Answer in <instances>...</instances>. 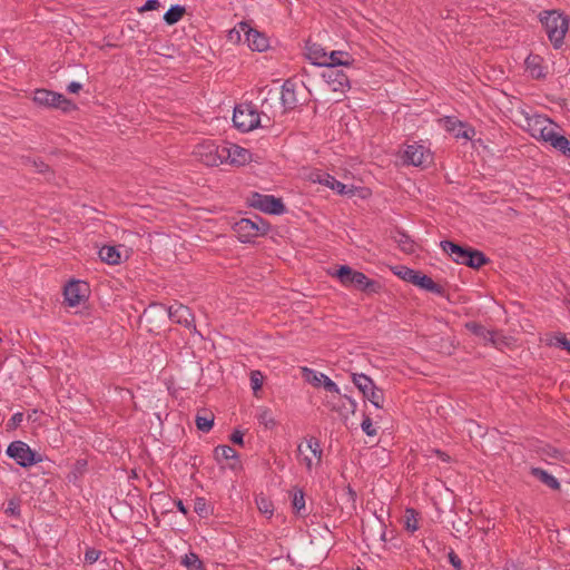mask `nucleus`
Listing matches in <instances>:
<instances>
[{"label": "nucleus", "mask_w": 570, "mask_h": 570, "mask_svg": "<svg viewBox=\"0 0 570 570\" xmlns=\"http://www.w3.org/2000/svg\"><path fill=\"white\" fill-rule=\"evenodd\" d=\"M293 508L299 512L302 509L305 508V499H304V493L303 491H297L294 493V497H293Z\"/></svg>", "instance_id": "de8ad7c7"}, {"label": "nucleus", "mask_w": 570, "mask_h": 570, "mask_svg": "<svg viewBox=\"0 0 570 570\" xmlns=\"http://www.w3.org/2000/svg\"><path fill=\"white\" fill-rule=\"evenodd\" d=\"M343 286H353L366 293H377L381 289L380 283L370 279L364 273L355 271L347 265L340 266L333 274Z\"/></svg>", "instance_id": "f03ea898"}, {"label": "nucleus", "mask_w": 570, "mask_h": 570, "mask_svg": "<svg viewBox=\"0 0 570 570\" xmlns=\"http://www.w3.org/2000/svg\"><path fill=\"white\" fill-rule=\"evenodd\" d=\"M230 441L238 445H244V433L239 430H235L230 435Z\"/></svg>", "instance_id": "603ef678"}, {"label": "nucleus", "mask_w": 570, "mask_h": 570, "mask_svg": "<svg viewBox=\"0 0 570 570\" xmlns=\"http://www.w3.org/2000/svg\"><path fill=\"white\" fill-rule=\"evenodd\" d=\"M393 273L399 276L401 279L409 282L413 285H416L428 292L442 295L443 287L435 283L431 277L425 274H422L419 271H414L410 267L399 265L393 268Z\"/></svg>", "instance_id": "20e7f679"}, {"label": "nucleus", "mask_w": 570, "mask_h": 570, "mask_svg": "<svg viewBox=\"0 0 570 570\" xmlns=\"http://www.w3.org/2000/svg\"><path fill=\"white\" fill-rule=\"evenodd\" d=\"M101 552L99 550H96L94 548H89L87 549V551L85 552V561L87 563H95L99 557H100Z\"/></svg>", "instance_id": "09e8293b"}, {"label": "nucleus", "mask_w": 570, "mask_h": 570, "mask_svg": "<svg viewBox=\"0 0 570 570\" xmlns=\"http://www.w3.org/2000/svg\"><path fill=\"white\" fill-rule=\"evenodd\" d=\"M222 150H224V144L218 145L215 141L206 140L195 147L194 155L206 166H219L224 164V158L220 156Z\"/></svg>", "instance_id": "9b49d317"}, {"label": "nucleus", "mask_w": 570, "mask_h": 570, "mask_svg": "<svg viewBox=\"0 0 570 570\" xmlns=\"http://www.w3.org/2000/svg\"><path fill=\"white\" fill-rule=\"evenodd\" d=\"M256 504L261 513L267 515L268 518L273 515L274 507L271 500L261 495L256 499Z\"/></svg>", "instance_id": "a19ab883"}, {"label": "nucleus", "mask_w": 570, "mask_h": 570, "mask_svg": "<svg viewBox=\"0 0 570 570\" xmlns=\"http://www.w3.org/2000/svg\"><path fill=\"white\" fill-rule=\"evenodd\" d=\"M181 564L188 570H204V563L195 552H189L181 559Z\"/></svg>", "instance_id": "4c0bfd02"}, {"label": "nucleus", "mask_w": 570, "mask_h": 570, "mask_svg": "<svg viewBox=\"0 0 570 570\" xmlns=\"http://www.w3.org/2000/svg\"><path fill=\"white\" fill-rule=\"evenodd\" d=\"M347 494L350 495L351 500L355 501L356 493L352 488H347Z\"/></svg>", "instance_id": "4d7b16f0"}, {"label": "nucleus", "mask_w": 570, "mask_h": 570, "mask_svg": "<svg viewBox=\"0 0 570 570\" xmlns=\"http://www.w3.org/2000/svg\"><path fill=\"white\" fill-rule=\"evenodd\" d=\"M175 504H176V507H177V509H178V511H179V512H181V513H183V514H185V515L188 513V510H187V508L184 505V503H183V501H181V500H179V499H178V500H176V501H175Z\"/></svg>", "instance_id": "6e6d98bb"}, {"label": "nucleus", "mask_w": 570, "mask_h": 570, "mask_svg": "<svg viewBox=\"0 0 570 570\" xmlns=\"http://www.w3.org/2000/svg\"><path fill=\"white\" fill-rule=\"evenodd\" d=\"M295 87V83L291 80H286L282 86L281 101L285 110H292L298 104Z\"/></svg>", "instance_id": "b1692460"}, {"label": "nucleus", "mask_w": 570, "mask_h": 570, "mask_svg": "<svg viewBox=\"0 0 570 570\" xmlns=\"http://www.w3.org/2000/svg\"><path fill=\"white\" fill-rule=\"evenodd\" d=\"M405 527L409 531L414 532L419 529L417 520L415 518V511L413 509L406 510V522Z\"/></svg>", "instance_id": "c03bdc74"}, {"label": "nucleus", "mask_w": 570, "mask_h": 570, "mask_svg": "<svg viewBox=\"0 0 570 570\" xmlns=\"http://www.w3.org/2000/svg\"><path fill=\"white\" fill-rule=\"evenodd\" d=\"M394 242L399 245L401 250L406 254H413L415 252V244L407 234L402 230H395L393 234Z\"/></svg>", "instance_id": "7c9ffc66"}, {"label": "nucleus", "mask_w": 570, "mask_h": 570, "mask_svg": "<svg viewBox=\"0 0 570 570\" xmlns=\"http://www.w3.org/2000/svg\"><path fill=\"white\" fill-rule=\"evenodd\" d=\"M305 448L316 459V464L318 465L322 461V454H323V450L321 448V442L315 438H311L309 440H307ZM297 453H298L299 461L303 464H305V466L308 471H311L314 465V462L312 460V456L307 455L305 453V449H304L303 444H299L297 446Z\"/></svg>", "instance_id": "f3484780"}, {"label": "nucleus", "mask_w": 570, "mask_h": 570, "mask_svg": "<svg viewBox=\"0 0 570 570\" xmlns=\"http://www.w3.org/2000/svg\"><path fill=\"white\" fill-rule=\"evenodd\" d=\"M530 473L540 480L543 484H546L548 488L552 490H559L560 483L559 481L550 473H548L546 470L541 468H532Z\"/></svg>", "instance_id": "c85d7f7f"}, {"label": "nucleus", "mask_w": 570, "mask_h": 570, "mask_svg": "<svg viewBox=\"0 0 570 570\" xmlns=\"http://www.w3.org/2000/svg\"><path fill=\"white\" fill-rule=\"evenodd\" d=\"M312 179L313 181H317L335 190L340 195H347L353 193L352 188H348L345 184L338 181L335 177L324 171H316L312 174Z\"/></svg>", "instance_id": "412c9836"}, {"label": "nucleus", "mask_w": 570, "mask_h": 570, "mask_svg": "<svg viewBox=\"0 0 570 570\" xmlns=\"http://www.w3.org/2000/svg\"><path fill=\"white\" fill-rule=\"evenodd\" d=\"M7 455L16 461L22 468H29L41 462V456L30 449L22 441L11 442L6 451Z\"/></svg>", "instance_id": "1a4fd4ad"}, {"label": "nucleus", "mask_w": 570, "mask_h": 570, "mask_svg": "<svg viewBox=\"0 0 570 570\" xmlns=\"http://www.w3.org/2000/svg\"><path fill=\"white\" fill-rule=\"evenodd\" d=\"M256 419L258 423L264 425L267 430H272L276 426V420L273 412L267 407H259L256 413Z\"/></svg>", "instance_id": "72a5a7b5"}, {"label": "nucleus", "mask_w": 570, "mask_h": 570, "mask_svg": "<svg viewBox=\"0 0 570 570\" xmlns=\"http://www.w3.org/2000/svg\"><path fill=\"white\" fill-rule=\"evenodd\" d=\"M88 296V285L80 281H70L63 288L65 302L70 307L79 306Z\"/></svg>", "instance_id": "ddd939ff"}, {"label": "nucleus", "mask_w": 570, "mask_h": 570, "mask_svg": "<svg viewBox=\"0 0 570 570\" xmlns=\"http://www.w3.org/2000/svg\"><path fill=\"white\" fill-rule=\"evenodd\" d=\"M4 512H6L7 514L18 517V515L20 514L19 503H18V502H16L14 500H10V501L8 502V505H7L6 510H4Z\"/></svg>", "instance_id": "8fccbe9b"}, {"label": "nucleus", "mask_w": 570, "mask_h": 570, "mask_svg": "<svg viewBox=\"0 0 570 570\" xmlns=\"http://www.w3.org/2000/svg\"><path fill=\"white\" fill-rule=\"evenodd\" d=\"M167 313L171 322L183 325L187 328L196 330L194 314L186 305L175 303L167 308Z\"/></svg>", "instance_id": "dca6fc26"}, {"label": "nucleus", "mask_w": 570, "mask_h": 570, "mask_svg": "<svg viewBox=\"0 0 570 570\" xmlns=\"http://www.w3.org/2000/svg\"><path fill=\"white\" fill-rule=\"evenodd\" d=\"M98 254L102 262L110 265L119 264L121 259L120 252L115 246H102Z\"/></svg>", "instance_id": "473e14b6"}, {"label": "nucleus", "mask_w": 570, "mask_h": 570, "mask_svg": "<svg viewBox=\"0 0 570 570\" xmlns=\"http://www.w3.org/2000/svg\"><path fill=\"white\" fill-rule=\"evenodd\" d=\"M239 31L245 35L248 47L252 50L265 51L269 47L268 38L259 31L249 27L246 22L239 23Z\"/></svg>", "instance_id": "a211bd4d"}, {"label": "nucleus", "mask_w": 570, "mask_h": 570, "mask_svg": "<svg viewBox=\"0 0 570 570\" xmlns=\"http://www.w3.org/2000/svg\"><path fill=\"white\" fill-rule=\"evenodd\" d=\"M81 89H82V85L80 82H77V81H71L67 86V90L70 94H78Z\"/></svg>", "instance_id": "5fc2aeb1"}, {"label": "nucleus", "mask_w": 570, "mask_h": 570, "mask_svg": "<svg viewBox=\"0 0 570 570\" xmlns=\"http://www.w3.org/2000/svg\"><path fill=\"white\" fill-rule=\"evenodd\" d=\"M551 344L559 346L570 353V338H567L564 333H557L553 336Z\"/></svg>", "instance_id": "79ce46f5"}, {"label": "nucleus", "mask_w": 570, "mask_h": 570, "mask_svg": "<svg viewBox=\"0 0 570 570\" xmlns=\"http://www.w3.org/2000/svg\"><path fill=\"white\" fill-rule=\"evenodd\" d=\"M488 261L489 259L485 257V255L482 252H480L478 249L470 248L465 265L469 267H472V268H479V267L483 266L484 264H487Z\"/></svg>", "instance_id": "f704fd0d"}, {"label": "nucleus", "mask_w": 570, "mask_h": 570, "mask_svg": "<svg viewBox=\"0 0 570 570\" xmlns=\"http://www.w3.org/2000/svg\"><path fill=\"white\" fill-rule=\"evenodd\" d=\"M250 387L255 396H258V392L262 390L264 375L261 371H252L249 375Z\"/></svg>", "instance_id": "ea45409f"}, {"label": "nucleus", "mask_w": 570, "mask_h": 570, "mask_svg": "<svg viewBox=\"0 0 570 570\" xmlns=\"http://www.w3.org/2000/svg\"><path fill=\"white\" fill-rule=\"evenodd\" d=\"M194 511L199 517H207L208 515V505H207L206 499L196 498L195 503H194Z\"/></svg>", "instance_id": "37998d69"}, {"label": "nucleus", "mask_w": 570, "mask_h": 570, "mask_svg": "<svg viewBox=\"0 0 570 570\" xmlns=\"http://www.w3.org/2000/svg\"><path fill=\"white\" fill-rule=\"evenodd\" d=\"M33 101L42 107L57 108L65 112L76 109V105L63 95L48 89H37Z\"/></svg>", "instance_id": "6e6552de"}, {"label": "nucleus", "mask_w": 570, "mask_h": 570, "mask_svg": "<svg viewBox=\"0 0 570 570\" xmlns=\"http://www.w3.org/2000/svg\"><path fill=\"white\" fill-rule=\"evenodd\" d=\"M448 558L449 562L452 564L453 568H455L456 570H460L462 568V561L454 551H450Z\"/></svg>", "instance_id": "3c124183"}, {"label": "nucleus", "mask_w": 570, "mask_h": 570, "mask_svg": "<svg viewBox=\"0 0 570 570\" xmlns=\"http://www.w3.org/2000/svg\"><path fill=\"white\" fill-rule=\"evenodd\" d=\"M402 160L405 165L426 167L432 163V154L423 145L413 142L405 146Z\"/></svg>", "instance_id": "f8f14e48"}, {"label": "nucleus", "mask_w": 570, "mask_h": 570, "mask_svg": "<svg viewBox=\"0 0 570 570\" xmlns=\"http://www.w3.org/2000/svg\"><path fill=\"white\" fill-rule=\"evenodd\" d=\"M305 49L306 57L313 65L324 67L327 63V52L321 45L307 41Z\"/></svg>", "instance_id": "5701e85b"}, {"label": "nucleus", "mask_w": 570, "mask_h": 570, "mask_svg": "<svg viewBox=\"0 0 570 570\" xmlns=\"http://www.w3.org/2000/svg\"><path fill=\"white\" fill-rule=\"evenodd\" d=\"M220 156L224 158V164L228 163L235 166H244L252 160V154L248 149L234 144H224Z\"/></svg>", "instance_id": "4468645a"}, {"label": "nucleus", "mask_w": 570, "mask_h": 570, "mask_svg": "<svg viewBox=\"0 0 570 570\" xmlns=\"http://www.w3.org/2000/svg\"><path fill=\"white\" fill-rule=\"evenodd\" d=\"M544 30L547 32V36L553 47L556 49H559L563 45V40L566 37V33L569 29V20L566 16L562 13L552 10V11H544L541 14L540 18Z\"/></svg>", "instance_id": "f257e3e1"}, {"label": "nucleus", "mask_w": 570, "mask_h": 570, "mask_svg": "<svg viewBox=\"0 0 570 570\" xmlns=\"http://www.w3.org/2000/svg\"><path fill=\"white\" fill-rule=\"evenodd\" d=\"M547 142L563 156L570 158V140L566 136L561 135L558 129L549 136V140Z\"/></svg>", "instance_id": "cd10ccee"}, {"label": "nucleus", "mask_w": 570, "mask_h": 570, "mask_svg": "<svg viewBox=\"0 0 570 570\" xmlns=\"http://www.w3.org/2000/svg\"><path fill=\"white\" fill-rule=\"evenodd\" d=\"M322 77L333 91L344 92L350 88V78L343 70L330 68L323 71Z\"/></svg>", "instance_id": "6ab92c4d"}, {"label": "nucleus", "mask_w": 570, "mask_h": 570, "mask_svg": "<svg viewBox=\"0 0 570 570\" xmlns=\"http://www.w3.org/2000/svg\"><path fill=\"white\" fill-rule=\"evenodd\" d=\"M248 204L253 208L271 215H281L286 212L283 200L273 195L252 193L248 197Z\"/></svg>", "instance_id": "9d476101"}, {"label": "nucleus", "mask_w": 570, "mask_h": 570, "mask_svg": "<svg viewBox=\"0 0 570 570\" xmlns=\"http://www.w3.org/2000/svg\"><path fill=\"white\" fill-rule=\"evenodd\" d=\"M443 126L445 130L451 132L455 138L471 140L475 135L473 127L458 120L454 117H445L443 119Z\"/></svg>", "instance_id": "aec40b11"}, {"label": "nucleus", "mask_w": 570, "mask_h": 570, "mask_svg": "<svg viewBox=\"0 0 570 570\" xmlns=\"http://www.w3.org/2000/svg\"><path fill=\"white\" fill-rule=\"evenodd\" d=\"M22 421H23V413H21V412L14 413L7 423V430L8 431L16 430L21 424Z\"/></svg>", "instance_id": "49530a36"}, {"label": "nucleus", "mask_w": 570, "mask_h": 570, "mask_svg": "<svg viewBox=\"0 0 570 570\" xmlns=\"http://www.w3.org/2000/svg\"><path fill=\"white\" fill-rule=\"evenodd\" d=\"M215 459L219 462L222 460H234L235 463L230 468H235L238 463V454L235 449L229 445H218L214 450Z\"/></svg>", "instance_id": "2f4dec72"}, {"label": "nucleus", "mask_w": 570, "mask_h": 570, "mask_svg": "<svg viewBox=\"0 0 570 570\" xmlns=\"http://www.w3.org/2000/svg\"><path fill=\"white\" fill-rule=\"evenodd\" d=\"M352 382L376 409H383L384 393L379 389L373 380L363 373H352Z\"/></svg>", "instance_id": "423d86ee"}, {"label": "nucleus", "mask_w": 570, "mask_h": 570, "mask_svg": "<svg viewBox=\"0 0 570 570\" xmlns=\"http://www.w3.org/2000/svg\"><path fill=\"white\" fill-rule=\"evenodd\" d=\"M340 402L342 404H334L331 401L327 402V405L332 411L338 412L341 415L347 416L348 414H354L357 407V403L354 399L348 395L340 394Z\"/></svg>", "instance_id": "bb28decb"}, {"label": "nucleus", "mask_w": 570, "mask_h": 570, "mask_svg": "<svg viewBox=\"0 0 570 570\" xmlns=\"http://www.w3.org/2000/svg\"><path fill=\"white\" fill-rule=\"evenodd\" d=\"M525 66L533 78L540 79L546 77L544 68L542 67V59L540 56H529L525 59Z\"/></svg>", "instance_id": "c756f323"}, {"label": "nucleus", "mask_w": 570, "mask_h": 570, "mask_svg": "<svg viewBox=\"0 0 570 570\" xmlns=\"http://www.w3.org/2000/svg\"><path fill=\"white\" fill-rule=\"evenodd\" d=\"M441 247L455 263L466 264L470 247H463L450 240L441 242Z\"/></svg>", "instance_id": "4be33fe9"}, {"label": "nucleus", "mask_w": 570, "mask_h": 570, "mask_svg": "<svg viewBox=\"0 0 570 570\" xmlns=\"http://www.w3.org/2000/svg\"><path fill=\"white\" fill-rule=\"evenodd\" d=\"M160 6L158 0H147L146 3L140 8V11L156 10Z\"/></svg>", "instance_id": "864d4df0"}, {"label": "nucleus", "mask_w": 570, "mask_h": 570, "mask_svg": "<svg viewBox=\"0 0 570 570\" xmlns=\"http://www.w3.org/2000/svg\"><path fill=\"white\" fill-rule=\"evenodd\" d=\"M23 164L33 168L39 174H46L49 171V166L45 164L41 159L23 157Z\"/></svg>", "instance_id": "58836bf2"}, {"label": "nucleus", "mask_w": 570, "mask_h": 570, "mask_svg": "<svg viewBox=\"0 0 570 570\" xmlns=\"http://www.w3.org/2000/svg\"><path fill=\"white\" fill-rule=\"evenodd\" d=\"M523 116L524 124H522V128L538 140L547 142L549 140V136L558 129V126L550 118L543 115H529L523 112Z\"/></svg>", "instance_id": "7ed1b4c3"}, {"label": "nucleus", "mask_w": 570, "mask_h": 570, "mask_svg": "<svg viewBox=\"0 0 570 570\" xmlns=\"http://www.w3.org/2000/svg\"><path fill=\"white\" fill-rule=\"evenodd\" d=\"M361 428L363 432L368 436H374L377 433V430L373 426L372 420L368 415H364Z\"/></svg>", "instance_id": "a18cd8bd"}, {"label": "nucleus", "mask_w": 570, "mask_h": 570, "mask_svg": "<svg viewBox=\"0 0 570 570\" xmlns=\"http://www.w3.org/2000/svg\"><path fill=\"white\" fill-rule=\"evenodd\" d=\"M195 423L199 431L207 433L214 425V414L210 412L205 414L197 413Z\"/></svg>", "instance_id": "e433bc0d"}, {"label": "nucleus", "mask_w": 570, "mask_h": 570, "mask_svg": "<svg viewBox=\"0 0 570 570\" xmlns=\"http://www.w3.org/2000/svg\"><path fill=\"white\" fill-rule=\"evenodd\" d=\"M327 63L324 66L326 69L335 68L340 66L348 67L353 63L354 59L346 51L333 50L331 53H327Z\"/></svg>", "instance_id": "a878e982"}, {"label": "nucleus", "mask_w": 570, "mask_h": 570, "mask_svg": "<svg viewBox=\"0 0 570 570\" xmlns=\"http://www.w3.org/2000/svg\"><path fill=\"white\" fill-rule=\"evenodd\" d=\"M269 229V225L259 217L255 219L242 218L234 225V230L240 242L246 243L259 235H265Z\"/></svg>", "instance_id": "0eeeda50"}, {"label": "nucleus", "mask_w": 570, "mask_h": 570, "mask_svg": "<svg viewBox=\"0 0 570 570\" xmlns=\"http://www.w3.org/2000/svg\"><path fill=\"white\" fill-rule=\"evenodd\" d=\"M468 331H470L475 336L482 338L487 343H491L495 347L499 345L497 340V333L485 328L482 324L476 322H468L465 324Z\"/></svg>", "instance_id": "393cba45"}, {"label": "nucleus", "mask_w": 570, "mask_h": 570, "mask_svg": "<svg viewBox=\"0 0 570 570\" xmlns=\"http://www.w3.org/2000/svg\"><path fill=\"white\" fill-rule=\"evenodd\" d=\"M302 373L305 381L312 384L313 386L317 387L320 385H323L327 392L336 395L341 394V390L337 386V384L324 373L317 372L308 367H303Z\"/></svg>", "instance_id": "2eb2a0df"}, {"label": "nucleus", "mask_w": 570, "mask_h": 570, "mask_svg": "<svg viewBox=\"0 0 570 570\" xmlns=\"http://www.w3.org/2000/svg\"><path fill=\"white\" fill-rule=\"evenodd\" d=\"M185 8L179 4L171 6L164 14V20L167 24L173 26L177 23L184 16Z\"/></svg>", "instance_id": "c9c22d12"}, {"label": "nucleus", "mask_w": 570, "mask_h": 570, "mask_svg": "<svg viewBox=\"0 0 570 570\" xmlns=\"http://www.w3.org/2000/svg\"><path fill=\"white\" fill-rule=\"evenodd\" d=\"M233 122L237 129L247 132L259 126L261 116L254 105L242 104L234 109Z\"/></svg>", "instance_id": "39448f33"}]
</instances>
